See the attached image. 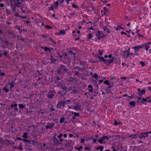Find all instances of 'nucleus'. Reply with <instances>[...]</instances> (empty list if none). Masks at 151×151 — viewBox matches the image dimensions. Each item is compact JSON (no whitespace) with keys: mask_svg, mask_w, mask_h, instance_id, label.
Instances as JSON below:
<instances>
[{"mask_svg":"<svg viewBox=\"0 0 151 151\" xmlns=\"http://www.w3.org/2000/svg\"><path fill=\"white\" fill-rule=\"evenodd\" d=\"M13 1H14L15 4H12V8L13 11L14 12L16 11V7H19V5L20 4H22V2L19 1V0H13Z\"/></svg>","mask_w":151,"mask_h":151,"instance_id":"nucleus-1","label":"nucleus"},{"mask_svg":"<svg viewBox=\"0 0 151 151\" xmlns=\"http://www.w3.org/2000/svg\"><path fill=\"white\" fill-rule=\"evenodd\" d=\"M70 101L69 100H67L66 101H65V102L61 101L58 104L57 107L61 109L64 107L65 104H69V102Z\"/></svg>","mask_w":151,"mask_h":151,"instance_id":"nucleus-2","label":"nucleus"},{"mask_svg":"<svg viewBox=\"0 0 151 151\" xmlns=\"http://www.w3.org/2000/svg\"><path fill=\"white\" fill-rule=\"evenodd\" d=\"M55 50L57 51V50L56 49H54L52 47H48L46 46L45 47V52H48L50 53H51V52H54Z\"/></svg>","mask_w":151,"mask_h":151,"instance_id":"nucleus-3","label":"nucleus"},{"mask_svg":"<svg viewBox=\"0 0 151 151\" xmlns=\"http://www.w3.org/2000/svg\"><path fill=\"white\" fill-rule=\"evenodd\" d=\"M109 138V137L107 136H104L98 140V142L100 144H102L103 141L105 140H108Z\"/></svg>","mask_w":151,"mask_h":151,"instance_id":"nucleus-4","label":"nucleus"},{"mask_svg":"<svg viewBox=\"0 0 151 151\" xmlns=\"http://www.w3.org/2000/svg\"><path fill=\"white\" fill-rule=\"evenodd\" d=\"M19 8H20L21 11L22 13H26V14H27V13H26V8H27V7L25 6H24V4H22H22H20L19 5Z\"/></svg>","mask_w":151,"mask_h":151,"instance_id":"nucleus-5","label":"nucleus"},{"mask_svg":"<svg viewBox=\"0 0 151 151\" xmlns=\"http://www.w3.org/2000/svg\"><path fill=\"white\" fill-rule=\"evenodd\" d=\"M70 55H73L74 57H76V50L75 49H70L68 51Z\"/></svg>","mask_w":151,"mask_h":151,"instance_id":"nucleus-6","label":"nucleus"},{"mask_svg":"<svg viewBox=\"0 0 151 151\" xmlns=\"http://www.w3.org/2000/svg\"><path fill=\"white\" fill-rule=\"evenodd\" d=\"M140 49L138 47V46H137L135 47H132L131 48V50H133L134 51V52L136 54L138 55L137 53L138 52V51Z\"/></svg>","mask_w":151,"mask_h":151,"instance_id":"nucleus-7","label":"nucleus"},{"mask_svg":"<svg viewBox=\"0 0 151 151\" xmlns=\"http://www.w3.org/2000/svg\"><path fill=\"white\" fill-rule=\"evenodd\" d=\"M131 50V49H130V48L128 47V49L126 51L125 53H127V54L126 55L127 57H128L129 55H134V54L133 52H129V51H130V50Z\"/></svg>","mask_w":151,"mask_h":151,"instance_id":"nucleus-8","label":"nucleus"},{"mask_svg":"<svg viewBox=\"0 0 151 151\" xmlns=\"http://www.w3.org/2000/svg\"><path fill=\"white\" fill-rule=\"evenodd\" d=\"M148 136L147 132L141 133L139 135V137L142 139L143 138L146 137Z\"/></svg>","mask_w":151,"mask_h":151,"instance_id":"nucleus-9","label":"nucleus"},{"mask_svg":"<svg viewBox=\"0 0 151 151\" xmlns=\"http://www.w3.org/2000/svg\"><path fill=\"white\" fill-rule=\"evenodd\" d=\"M145 93V89H142L139 92L137 93V94L140 96H142Z\"/></svg>","mask_w":151,"mask_h":151,"instance_id":"nucleus-10","label":"nucleus"},{"mask_svg":"<svg viewBox=\"0 0 151 151\" xmlns=\"http://www.w3.org/2000/svg\"><path fill=\"white\" fill-rule=\"evenodd\" d=\"M54 92V91H50L48 94V97L50 98H52L54 96V95L53 93Z\"/></svg>","mask_w":151,"mask_h":151,"instance_id":"nucleus-11","label":"nucleus"},{"mask_svg":"<svg viewBox=\"0 0 151 151\" xmlns=\"http://www.w3.org/2000/svg\"><path fill=\"white\" fill-rule=\"evenodd\" d=\"M142 48H145L146 51H147L150 48V46L149 45H147L145 43L144 44H142Z\"/></svg>","mask_w":151,"mask_h":151,"instance_id":"nucleus-12","label":"nucleus"},{"mask_svg":"<svg viewBox=\"0 0 151 151\" xmlns=\"http://www.w3.org/2000/svg\"><path fill=\"white\" fill-rule=\"evenodd\" d=\"M91 139H93V142L94 143H95L97 141L98 139L97 136H96L93 137H91Z\"/></svg>","mask_w":151,"mask_h":151,"instance_id":"nucleus-13","label":"nucleus"},{"mask_svg":"<svg viewBox=\"0 0 151 151\" xmlns=\"http://www.w3.org/2000/svg\"><path fill=\"white\" fill-rule=\"evenodd\" d=\"M15 27V28H16L17 29H18V30H19V33L21 34H22V29H21L20 28V27L19 26V25H17V26H16Z\"/></svg>","mask_w":151,"mask_h":151,"instance_id":"nucleus-14","label":"nucleus"},{"mask_svg":"<svg viewBox=\"0 0 151 151\" xmlns=\"http://www.w3.org/2000/svg\"><path fill=\"white\" fill-rule=\"evenodd\" d=\"M103 29L104 31H106L108 34H109L111 32L110 30L107 27H104Z\"/></svg>","mask_w":151,"mask_h":151,"instance_id":"nucleus-15","label":"nucleus"},{"mask_svg":"<svg viewBox=\"0 0 151 151\" xmlns=\"http://www.w3.org/2000/svg\"><path fill=\"white\" fill-rule=\"evenodd\" d=\"M129 105L130 107L132 108L135 105V102L134 101H130L129 103Z\"/></svg>","mask_w":151,"mask_h":151,"instance_id":"nucleus-16","label":"nucleus"},{"mask_svg":"<svg viewBox=\"0 0 151 151\" xmlns=\"http://www.w3.org/2000/svg\"><path fill=\"white\" fill-rule=\"evenodd\" d=\"M17 104H14V105L12 104L11 105V107L12 108H14L15 110L17 111L18 110V108H17Z\"/></svg>","mask_w":151,"mask_h":151,"instance_id":"nucleus-17","label":"nucleus"},{"mask_svg":"<svg viewBox=\"0 0 151 151\" xmlns=\"http://www.w3.org/2000/svg\"><path fill=\"white\" fill-rule=\"evenodd\" d=\"M111 87V86H109L106 88V90L108 93H110L111 91L110 89V88Z\"/></svg>","mask_w":151,"mask_h":151,"instance_id":"nucleus-18","label":"nucleus"},{"mask_svg":"<svg viewBox=\"0 0 151 151\" xmlns=\"http://www.w3.org/2000/svg\"><path fill=\"white\" fill-rule=\"evenodd\" d=\"M93 37V36H92V34L91 33H90L89 34L87 35V40L88 41H89L92 38V37Z\"/></svg>","mask_w":151,"mask_h":151,"instance_id":"nucleus-19","label":"nucleus"},{"mask_svg":"<svg viewBox=\"0 0 151 151\" xmlns=\"http://www.w3.org/2000/svg\"><path fill=\"white\" fill-rule=\"evenodd\" d=\"M59 33V35H64L65 34L66 32H65V31H64V30L61 29L60 30Z\"/></svg>","mask_w":151,"mask_h":151,"instance_id":"nucleus-20","label":"nucleus"},{"mask_svg":"<svg viewBox=\"0 0 151 151\" xmlns=\"http://www.w3.org/2000/svg\"><path fill=\"white\" fill-rule=\"evenodd\" d=\"M73 112L72 111H65V114L66 115H67L68 116H70L71 114H73Z\"/></svg>","mask_w":151,"mask_h":151,"instance_id":"nucleus-21","label":"nucleus"},{"mask_svg":"<svg viewBox=\"0 0 151 151\" xmlns=\"http://www.w3.org/2000/svg\"><path fill=\"white\" fill-rule=\"evenodd\" d=\"M7 54V52H6L5 51H2L1 52V53H0V57H1L2 56V55H3L4 56H6Z\"/></svg>","mask_w":151,"mask_h":151,"instance_id":"nucleus-22","label":"nucleus"},{"mask_svg":"<svg viewBox=\"0 0 151 151\" xmlns=\"http://www.w3.org/2000/svg\"><path fill=\"white\" fill-rule=\"evenodd\" d=\"M149 99V97H147L145 98H142V100L143 101L148 102V99Z\"/></svg>","mask_w":151,"mask_h":151,"instance_id":"nucleus-23","label":"nucleus"},{"mask_svg":"<svg viewBox=\"0 0 151 151\" xmlns=\"http://www.w3.org/2000/svg\"><path fill=\"white\" fill-rule=\"evenodd\" d=\"M104 147H103L101 146L98 147H96V149L97 150H100L101 151H102L104 149Z\"/></svg>","mask_w":151,"mask_h":151,"instance_id":"nucleus-24","label":"nucleus"},{"mask_svg":"<svg viewBox=\"0 0 151 151\" xmlns=\"http://www.w3.org/2000/svg\"><path fill=\"white\" fill-rule=\"evenodd\" d=\"M103 51L102 50H99L98 51V53L100 56L102 55L103 53Z\"/></svg>","mask_w":151,"mask_h":151,"instance_id":"nucleus-25","label":"nucleus"},{"mask_svg":"<svg viewBox=\"0 0 151 151\" xmlns=\"http://www.w3.org/2000/svg\"><path fill=\"white\" fill-rule=\"evenodd\" d=\"M97 36V39L98 40H101V38H103L104 37H103L101 36V35H99L98 36Z\"/></svg>","mask_w":151,"mask_h":151,"instance_id":"nucleus-26","label":"nucleus"},{"mask_svg":"<svg viewBox=\"0 0 151 151\" xmlns=\"http://www.w3.org/2000/svg\"><path fill=\"white\" fill-rule=\"evenodd\" d=\"M104 83L107 86H109L110 85V83L109 81L107 80H106L104 81Z\"/></svg>","mask_w":151,"mask_h":151,"instance_id":"nucleus-27","label":"nucleus"},{"mask_svg":"<svg viewBox=\"0 0 151 151\" xmlns=\"http://www.w3.org/2000/svg\"><path fill=\"white\" fill-rule=\"evenodd\" d=\"M45 28L46 27L47 29H52V27H51V26L48 25H46L45 26Z\"/></svg>","mask_w":151,"mask_h":151,"instance_id":"nucleus-28","label":"nucleus"},{"mask_svg":"<svg viewBox=\"0 0 151 151\" xmlns=\"http://www.w3.org/2000/svg\"><path fill=\"white\" fill-rule=\"evenodd\" d=\"M27 134V132H25L22 136V137L24 138H27L28 137Z\"/></svg>","mask_w":151,"mask_h":151,"instance_id":"nucleus-29","label":"nucleus"},{"mask_svg":"<svg viewBox=\"0 0 151 151\" xmlns=\"http://www.w3.org/2000/svg\"><path fill=\"white\" fill-rule=\"evenodd\" d=\"M19 109H22L23 108L25 107V106L23 105L22 104H19Z\"/></svg>","mask_w":151,"mask_h":151,"instance_id":"nucleus-30","label":"nucleus"},{"mask_svg":"<svg viewBox=\"0 0 151 151\" xmlns=\"http://www.w3.org/2000/svg\"><path fill=\"white\" fill-rule=\"evenodd\" d=\"M65 119V118L64 117H62L61 118L60 120V123H62L64 121Z\"/></svg>","mask_w":151,"mask_h":151,"instance_id":"nucleus-31","label":"nucleus"},{"mask_svg":"<svg viewBox=\"0 0 151 151\" xmlns=\"http://www.w3.org/2000/svg\"><path fill=\"white\" fill-rule=\"evenodd\" d=\"M73 109L76 110H80L81 109L80 107L79 106H75L73 108Z\"/></svg>","mask_w":151,"mask_h":151,"instance_id":"nucleus-32","label":"nucleus"},{"mask_svg":"<svg viewBox=\"0 0 151 151\" xmlns=\"http://www.w3.org/2000/svg\"><path fill=\"white\" fill-rule=\"evenodd\" d=\"M92 6H87L86 8V9H88V11H91V7H92Z\"/></svg>","mask_w":151,"mask_h":151,"instance_id":"nucleus-33","label":"nucleus"},{"mask_svg":"<svg viewBox=\"0 0 151 151\" xmlns=\"http://www.w3.org/2000/svg\"><path fill=\"white\" fill-rule=\"evenodd\" d=\"M91 10H93L95 14L97 13V11L96 9H95L92 6V7H91Z\"/></svg>","mask_w":151,"mask_h":151,"instance_id":"nucleus-34","label":"nucleus"},{"mask_svg":"<svg viewBox=\"0 0 151 151\" xmlns=\"http://www.w3.org/2000/svg\"><path fill=\"white\" fill-rule=\"evenodd\" d=\"M91 10H93L95 14L97 13V11L96 9H95L92 6V7H91Z\"/></svg>","mask_w":151,"mask_h":151,"instance_id":"nucleus-35","label":"nucleus"},{"mask_svg":"<svg viewBox=\"0 0 151 151\" xmlns=\"http://www.w3.org/2000/svg\"><path fill=\"white\" fill-rule=\"evenodd\" d=\"M83 148V147L82 146H80L79 147H76V149L78 150V151H81V150Z\"/></svg>","mask_w":151,"mask_h":151,"instance_id":"nucleus-36","label":"nucleus"},{"mask_svg":"<svg viewBox=\"0 0 151 151\" xmlns=\"http://www.w3.org/2000/svg\"><path fill=\"white\" fill-rule=\"evenodd\" d=\"M50 40L52 41V42L53 43V45H55L56 44V42L55 41L53 40L52 38H49L48 40Z\"/></svg>","mask_w":151,"mask_h":151,"instance_id":"nucleus-37","label":"nucleus"},{"mask_svg":"<svg viewBox=\"0 0 151 151\" xmlns=\"http://www.w3.org/2000/svg\"><path fill=\"white\" fill-rule=\"evenodd\" d=\"M3 43H5L6 45H8L9 44V42H8L7 40H5L2 42Z\"/></svg>","mask_w":151,"mask_h":151,"instance_id":"nucleus-38","label":"nucleus"},{"mask_svg":"<svg viewBox=\"0 0 151 151\" xmlns=\"http://www.w3.org/2000/svg\"><path fill=\"white\" fill-rule=\"evenodd\" d=\"M14 15L17 18L18 17H21V15H19V14L17 13H15Z\"/></svg>","mask_w":151,"mask_h":151,"instance_id":"nucleus-39","label":"nucleus"},{"mask_svg":"<svg viewBox=\"0 0 151 151\" xmlns=\"http://www.w3.org/2000/svg\"><path fill=\"white\" fill-rule=\"evenodd\" d=\"M100 35H101V36H102L103 37H105L106 35H105L104 34H103L102 31H101V32L100 33Z\"/></svg>","mask_w":151,"mask_h":151,"instance_id":"nucleus-40","label":"nucleus"},{"mask_svg":"<svg viewBox=\"0 0 151 151\" xmlns=\"http://www.w3.org/2000/svg\"><path fill=\"white\" fill-rule=\"evenodd\" d=\"M72 6L73 8H78V7L75 4H72Z\"/></svg>","mask_w":151,"mask_h":151,"instance_id":"nucleus-41","label":"nucleus"},{"mask_svg":"<svg viewBox=\"0 0 151 151\" xmlns=\"http://www.w3.org/2000/svg\"><path fill=\"white\" fill-rule=\"evenodd\" d=\"M130 137H132V139H135L137 137V135H136V134H135V135H132V136H130Z\"/></svg>","mask_w":151,"mask_h":151,"instance_id":"nucleus-42","label":"nucleus"},{"mask_svg":"<svg viewBox=\"0 0 151 151\" xmlns=\"http://www.w3.org/2000/svg\"><path fill=\"white\" fill-rule=\"evenodd\" d=\"M101 32V31L100 30L98 31L97 32H96V34H95V35L96 36H98L99 35H100V33Z\"/></svg>","mask_w":151,"mask_h":151,"instance_id":"nucleus-43","label":"nucleus"},{"mask_svg":"<svg viewBox=\"0 0 151 151\" xmlns=\"http://www.w3.org/2000/svg\"><path fill=\"white\" fill-rule=\"evenodd\" d=\"M7 32L8 34H9L12 35L13 34V32L10 30H8Z\"/></svg>","mask_w":151,"mask_h":151,"instance_id":"nucleus-44","label":"nucleus"},{"mask_svg":"<svg viewBox=\"0 0 151 151\" xmlns=\"http://www.w3.org/2000/svg\"><path fill=\"white\" fill-rule=\"evenodd\" d=\"M103 9L104 11H106L108 12V13H109V12L106 7H104L103 8Z\"/></svg>","mask_w":151,"mask_h":151,"instance_id":"nucleus-45","label":"nucleus"},{"mask_svg":"<svg viewBox=\"0 0 151 151\" xmlns=\"http://www.w3.org/2000/svg\"><path fill=\"white\" fill-rule=\"evenodd\" d=\"M52 140L53 141H54L55 142H58V140L55 137H54L53 139Z\"/></svg>","mask_w":151,"mask_h":151,"instance_id":"nucleus-46","label":"nucleus"},{"mask_svg":"<svg viewBox=\"0 0 151 151\" xmlns=\"http://www.w3.org/2000/svg\"><path fill=\"white\" fill-rule=\"evenodd\" d=\"M47 35H41V36L44 38H46L47 37Z\"/></svg>","mask_w":151,"mask_h":151,"instance_id":"nucleus-47","label":"nucleus"},{"mask_svg":"<svg viewBox=\"0 0 151 151\" xmlns=\"http://www.w3.org/2000/svg\"><path fill=\"white\" fill-rule=\"evenodd\" d=\"M138 37L139 38H140L141 37H144V35H141V34H140L139 33H138Z\"/></svg>","mask_w":151,"mask_h":151,"instance_id":"nucleus-48","label":"nucleus"},{"mask_svg":"<svg viewBox=\"0 0 151 151\" xmlns=\"http://www.w3.org/2000/svg\"><path fill=\"white\" fill-rule=\"evenodd\" d=\"M93 77L95 78H96V79H98V77H99L96 74H95L93 76Z\"/></svg>","mask_w":151,"mask_h":151,"instance_id":"nucleus-49","label":"nucleus"},{"mask_svg":"<svg viewBox=\"0 0 151 151\" xmlns=\"http://www.w3.org/2000/svg\"><path fill=\"white\" fill-rule=\"evenodd\" d=\"M85 141V139H83V138L81 139L80 142L81 143H83Z\"/></svg>","mask_w":151,"mask_h":151,"instance_id":"nucleus-50","label":"nucleus"},{"mask_svg":"<svg viewBox=\"0 0 151 151\" xmlns=\"http://www.w3.org/2000/svg\"><path fill=\"white\" fill-rule=\"evenodd\" d=\"M49 10H52L53 11H54V9L53 8V6H51L50 7V8H49Z\"/></svg>","mask_w":151,"mask_h":151,"instance_id":"nucleus-51","label":"nucleus"},{"mask_svg":"<svg viewBox=\"0 0 151 151\" xmlns=\"http://www.w3.org/2000/svg\"><path fill=\"white\" fill-rule=\"evenodd\" d=\"M4 90L6 92V93H7L8 92H9V90L7 88H6V87H4Z\"/></svg>","mask_w":151,"mask_h":151,"instance_id":"nucleus-52","label":"nucleus"},{"mask_svg":"<svg viewBox=\"0 0 151 151\" xmlns=\"http://www.w3.org/2000/svg\"><path fill=\"white\" fill-rule=\"evenodd\" d=\"M14 83L13 82H12L10 83V88H12L14 86Z\"/></svg>","mask_w":151,"mask_h":151,"instance_id":"nucleus-53","label":"nucleus"},{"mask_svg":"<svg viewBox=\"0 0 151 151\" xmlns=\"http://www.w3.org/2000/svg\"><path fill=\"white\" fill-rule=\"evenodd\" d=\"M6 13L9 15V14H11V13H10V11H9L8 9H6Z\"/></svg>","mask_w":151,"mask_h":151,"instance_id":"nucleus-54","label":"nucleus"},{"mask_svg":"<svg viewBox=\"0 0 151 151\" xmlns=\"http://www.w3.org/2000/svg\"><path fill=\"white\" fill-rule=\"evenodd\" d=\"M52 126H52V125L49 126V125H47L46 126V128L47 129H48L50 127L52 128Z\"/></svg>","mask_w":151,"mask_h":151,"instance_id":"nucleus-55","label":"nucleus"},{"mask_svg":"<svg viewBox=\"0 0 151 151\" xmlns=\"http://www.w3.org/2000/svg\"><path fill=\"white\" fill-rule=\"evenodd\" d=\"M74 115L76 116H78L79 115V114L78 113L74 112Z\"/></svg>","mask_w":151,"mask_h":151,"instance_id":"nucleus-56","label":"nucleus"},{"mask_svg":"<svg viewBox=\"0 0 151 151\" xmlns=\"http://www.w3.org/2000/svg\"><path fill=\"white\" fill-rule=\"evenodd\" d=\"M59 1L58 0L57 1H55V4L56 5V6H57L59 4Z\"/></svg>","mask_w":151,"mask_h":151,"instance_id":"nucleus-57","label":"nucleus"},{"mask_svg":"<svg viewBox=\"0 0 151 151\" xmlns=\"http://www.w3.org/2000/svg\"><path fill=\"white\" fill-rule=\"evenodd\" d=\"M4 6V4L3 3L0 4V7L1 8L3 7Z\"/></svg>","mask_w":151,"mask_h":151,"instance_id":"nucleus-58","label":"nucleus"},{"mask_svg":"<svg viewBox=\"0 0 151 151\" xmlns=\"http://www.w3.org/2000/svg\"><path fill=\"white\" fill-rule=\"evenodd\" d=\"M58 1L60 4H62L63 3L64 1V0H58Z\"/></svg>","mask_w":151,"mask_h":151,"instance_id":"nucleus-59","label":"nucleus"},{"mask_svg":"<svg viewBox=\"0 0 151 151\" xmlns=\"http://www.w3.org/2000/svg\"><path fill=\"white\" fill-rule=\"evenodd\" d=\"M63 136V134H60L58 136V137L60 138Z\"/></svg>","mask_w":151,"mask_h":151,"instance_id":"nucleus-60","label":"nucleus"},{"mask_svg":"<svg viewBox=\"0 0 151 151\" xmlns=\"http://www.w3.org/2000/svg\"><path fill=\"white\" fill-rule=\"evenodd\" d=\"M52 16L54 17L55 19H58V18L57 17H55V15L54 14H53L52 15Z\"/></svg>","mask_w":151,"mask_h":151,"instance_id":"nucleus-61","label":"nucleus"},{"mask_svg":"<svg viewBox=\"0 0 151 151\" xmlns=\"http://www.w3.org/2000/svg\"><path fill=\"white\" fill-rule=\"evenodd\" d=\"M121 34L122 35H124H124H127V33H126V32H123L122 31L121 32Z\"/></svg>","mask_w":151,"mask_h":151,"instance_id":"nucleus-62","label":"nucleus"},{"mask_svg":"<svg viewBox=\"0 0 151 151\" xmlns=\"http://www.w3.org/2000/svg\"><path fill=\"white\" fill-rule=\"evenodd\" d=\"M27 17V16H21V17H21L22 19H26V17Z\"/></svg>","mask_w":151,"mask_h":151,"instance_id":"nucleus-63","label":"nucleus"},{"mask_svg":"<svg viewBox=\"0 0 151 151\" xmlns=\"http://www.w3.org/2000/svg\"><path fill=\"white\" fill-rule=\"evenodd\" d=\"M75 14V12H71V13H70V14L71 16H72V15H74Z\"/></svg>","mask_w":151,"mask_h":151,"instance_id":"nucleus-64","label":"nucleus"}]
</instances>
